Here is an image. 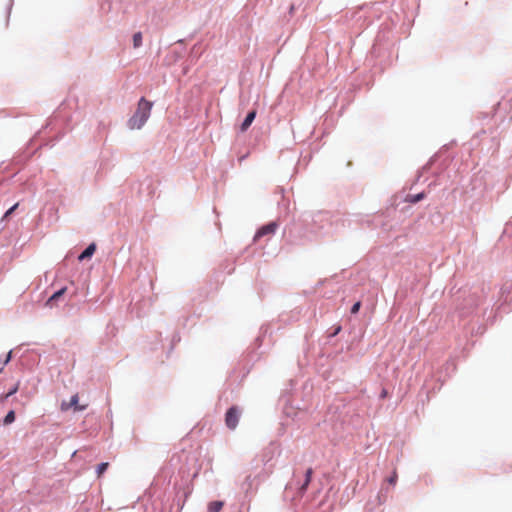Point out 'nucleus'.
<instances>
[{
  "label": "nucleus",
  "mask_w": 512,
  "mask_h": 512,
  "mask_svg": "<svg viewBox=\"0 0 512 512\" xmlns=\"http://www.w3.org/2000/svg\"><path fill=\"white\" fill-rule=\"evenodd\" d=\"M19 382H17L9 391L8 393L1 395L0 400L3 402L7 400L10 396L14 395L19 390Z\"/></svg>",
  "instance_id": "1a4fd4ad"
},
{
  "label": "nucleus",
  "mask_w": 512,
  "mask_h": 512,
  "mask_svg": "<svg viewBox=\"0 0 512 512\" xmlns=\"http://www.w3.org/2000/svg\"><path fill=\"white\" fill-rule=\"evenodd\" d=\"M224 503L222 501H212L208 505L210 512H220L223 508Z\"/></svg>",
  "instance_id": "6e6552de"
},
{
  "label": "nucleus",
  "mask_w": 512,
  "mask_h": 512,
  "mask_svg": "<svg viewBox=\"0 0 512 512\" xmlns=\"http://www.w3.org/2000/svg\"><path fill=\"white\" fill-rule=\"evenodd\" d=\"M277 229V224L275 222H271L267 225L262 226L255 234L254 239H259L260 237L267 234H274Z\"/></svg>",
  "instance_id": "20e7f679"
},
{
  "label": "nucleus",
  "mask_w": 512,
  "mask_h": 512,
  "mask_svg": "<svg viewBox=\"0 0 512 512\" xmlns=\"http://www.w3.org/2000/svg\"><path fill=\"white\" fill-rule=\"evenodd\" d=\"M360 306H361V302L360 301H357L351 308V313L352 314H356L359 309H360Z\"/></svg>",
  "instance_id": "dca6fc26"
},
{
  "label": "nucleus",
  "mask_w": 512,
  "mask_h": 512,
  "mask_svg": "<svg viewBox=\"0 0 512 512\" xmlns=\"http://www.w3.org/2000/svg\"><path fill=\"white\" fill-rule=\"evenodd\" d=\"M96 250V245L94 243H91L86 249L78 256V259L80 261L84 260L85 258L91 257Z\"/></svg>",
  "instance_id": "423d86ee"
},
{
  "label": "nucleus",
  "mask_w": 512,
  "mask_h": 512,
  "mask_svg": "<svg viewBox=\"0 0 512 512\" xmlns=\"http://www.w3.org/2000/svg\"><path fill=\"white\" fill-rule=\"evenodd\" d=\"M65 290H57L46 302V305L49 307H54L56 302L63 298Z\"/></svg>",
  "instance_id": "39448f33"
},
{
  "label": "nucleus",
  "mask_w": 512,
  "mask_h": 512,
  "mask_svg": "<svg viewBox=\"0 0 512 512\" xmlns=\"http://www.w3.org/2000/svg\"><path fill=\"white\" fill-rule=\"evenodd\" d=\"M152 107V102L146 100L145 98H141L138 102L137 110L128 120V127L131 130L141 129L149 119Z\"/></svg>",
  "instance_id": "f257e3e1"
},
{
  "label": "nucleus",
  "mask_w": 512,
  "mask_h": 512,
  "mask_svg": "<svg viewBox=\"0 0 512 512\" xmlns=\"http://www.w3.org/2000/svg\"><path fill=\"white\" fill-rule=\"evenodd\" d=\"M142 40H143L142 33L141 32H136L133 35V47L134 48H139L142 45Z\"/></svg>",
  "instance_id": "9d476101"
},
{
  "label": "nucleus",
  "mask_w": 512,
  "mask_h": 512,
  "mask_svg": "<svg viewBox=\"0 0 512 512\" xmlns=\"http://www.w3.org/2000/svg\"><path fill=\"white\" fill-rule=\"evenodd\" d=\"M423 197H424V194H423V193H419V194H417V195H415V196L413 197L412 202L420 201V200H422V199H423Z\"/></svg>",
  "instance_id": "a211bd4d"
},
{
  "label": "nucleus",
  "mask_w": 512,
  "mask_h": 512,
  "mask_svg": "<svg viewBox=\"0 0 512 512\" xmlns=\"http://www.w3.org/2000/svg\"><path fill=\"white\" fill-rule=\"evenodd\" d=\"M240 411L237 407L233 406L226 412L225 423L228 428L235 429L239 422Z\"/></svg>",
  "instance_id": "f03ea898"
},
{
  "label": "nucleus",
  "mask_w": 512,
  "mask_h": 512,
  "mask_svg": "<svg viewBox=\"0 0 512 512\" xmlns=\"http://www.w3.org/2000/svg\"><path fill=\"white\" fill-rule=\"evenodd\" d=\"M15 421V412L13 410L9 411L4 418V424L9 425Z\"/></svg>",
  "instance_id": "f8f14e48"
},
{
  "label": "nucleus",
  "mask_w": 512,
  "mask_h": 512,
  "mask_svg": "<svg viewBox=\"0 0 512 512\" xmlns=\"http://www.w3.org/2000/svg\"><path fill=\"white\" fill-rule=\"evenodd\" d=\"M312 473H313V470L312 468H308L307 471H306V478H305V482L304 484L301 486V490L302 491H305L309 485V483L311 482V478H312Z\"/></svg>",
  "instance_id": "9b49d317"
},
{
  "label": "nucleus",
  "mask_w": 512,
  "mask_h": 512,
  "mask_svg": "<svg viewBox=\"0 0 512 512\" xmlns=\"http://www.w3.org/2000/svg\"><path fill=\"white\" fill-rule=\"evenodd\" d=\"M11 359V352H9L7 355H6V358L5 360L1 363L0 365V373L2 372L4 366L10 361Z\"/></svg>",
  "instance_id": "2eb2a0df"
},
{
  "label": "nucleus",
  "mask_w": 512,
  "mask_h": 512,
  "mask_svg": "<svg viewBox=\"0 0 512 512\" xmlns=\"http://www.w3.org/2000/svg\"><path fill=\"white\" fill-rule=\"evenodd\" d=\"M255 117H256V112L255 111L249 112L247 114V116L245 117L244 121L241 124V130L245 131L252 124V122L254 121Z\"/></svg>",
  "instance_id": "0eeeda50"
},
{
  "label": "nucleus",
  "mask_w": 512,
  "mask_h": 512,
  "mask_svg": "<svg viewBox=\"0 0 512 512\" xmlns=\"http://www.w3.org/2000/svg\"><path fill=\"white\" fill-rule=\"evenodd\" d=\"M78 401H79L78 395L77 394L73 395L68 403L62 402L61 410L67 411L70 408H74L75 411H82V410L86 409L87 405H79Z\"/></svg>",
  "instance_id": "7ed1b4c3"
},
{
  "label": "nucleus",
  "mask_w": 512,
  "mask_h": 512,
  "mask_svg": "<svg viewBox=\"0 0 512 512\" xmlns=\"http://www.w3.org/2000/svg\"><path fill=\"white\" fill-rule=\"evenodd\" d=\"M18 206V204H14L12 207H10L4 214V217H7L9 216L15 209L16 207Z\"/></svg>",
  "instance_id": "f3484780"
},
{
  "label": "nucleus",
  "mask_w": 512,
  "mask_h": 512,
  "mask_svg": "<svg viewBox=\"0 0 512 512\" xmlns=\"http://www.w3.org/2000/svg\"><path fill=\"white\" fill-rule=\"evenodd\" d=\"M397 478H398L397 472L393 471L392 475L387 479V481L389 484L395 485L397 482Z\"/></svg>",
  "instance_id": "4468645a"
},
{
  "label": "nucleus",
  "mask_w": 512,
  "mask_h": 512,
  "mask_svg": "<svg viewBox=\"0 0 512 512\" xmlns=\"http://www.w3.org/2000/svg\"><path fill=\"white\" fill-rule=\"evenodd\" d=\"M108 466H109V463H107V462H103V463L99 464L97 467V476L101 477L104 474V472L107 470Z\"/></svg>",
  "instance_id": "ddd939ff"
}]
</instances>
